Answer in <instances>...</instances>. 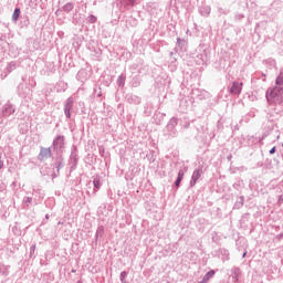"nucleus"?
Listing matches in <instances>:
<instances>
[{
    "mask_svg": "<svg viewBox=\"0 0 283 283\" xmlns=\"http://www.w3.org/2000/svg\"><path fill=\"white\" fill-rule=\"evenodd\" d=\"M72 273H76V271H75V270H72Z\"/></svg>",
    "mask_w": 283,
    "mask_h": 283,
    "instance_id": "nucleus-10",
    "label": "nucleus"
},
{
    "mask_svg": "<svg viewBox=\"0 0 283 283\" xmlns=\"http://www.w3.org/2000/svg\"><path fill=\"white\" fill-rule=\"evenodd\" d=\"M67 117L70 118V114H67Z\"/></svg>",
    "mask_w": 283,
    "mask_h": 283,
    "instance_id": "nucleus-11",
    "label": "nucleus"
},
{
    "mask_svg": "<svg viewBox=\"0 0 283 283\" xmlns=\"http://www.w3.org/2000/svg\"><path fill=\"white\" fill-rule=\"evenodd\" d=\"M276 85H283V78L282 77L276 78Z\"/></svg>",
    "mask_w": 283,
    "mask_h": 283,
    "instance_id": "nucleus-6",
    "label": "nucleus"
},
{
    "mask_svg": "<svg viewBox=\"0 0 283 283\" xmlns=\"http://www.w3.org/2000/svg\"><path fill=\"white\" fill-rule=\"evenodd\" d=\"M247 256V252L243 254V258H245Z\"/></svg>",
    "mask_w": 283,
    "mask_h": 283,
    "instance_id": "nucleus-9",
    "label": "nucleus"
},
{
    "mask_svg": "<svg viewBox=\"0 0 283 283\" xmlns=\"http://www.w3.org/2000/svg\"><path fill=\"white\" fill-rule=\"evenodd\" d=\"M21 15V9H15L13 14H12V21H18L19 17Z\"/></svg>",
    "mask_w": 283,
    "mask_h": 283,
    "instance_id": "nucleus-5",
    "label": "nucleus"
},
{
    "mask_svg": "<svg viewBox=\"0 0 283 283\" xmlns=\"http://www.w3.org/2000/svg\"><path fill=\"white\" fill-rule=\"evenodd\" d=\"M242 92V84L233 83L231 87V93L232 94H240Z\"/></svg>",
    "mask_w": 283,
    "mask_h": 283,
    "instance_id": "nucleus-2",
    "label": "nucleus"
},
{
    "mask_svg": "<svg viewBox=\"0 0 283 283\" xmlns=\"http://www.w3.org/2000/svg\"><path fill=\"white\" fill-rule=\"evenodd\" d=\"M213 275H216V271H210V272H208V273L203 276V282H202V283L209 282V280H211V277H212Z\"/></svg>",
    "mask_w": 283,
    "mask_h": 283,
    "instance_id": "nucleus-4",
    "label": "nucleus"
},
{
    "mask_svg": "<svg viewBox=\"0 0 283 283\" xmlns=\"http://www.w3.org/2000/svg\"><path fill=\"white\" fill-rule=\"evenodd\" d=\"M95 187H99L98 181H94Z\"/></svg>",
    "mask_w": 283,
    "mask_h": 283,
    "instance_id": "nucleus-8",
    "label": "nucleus"
},
{
    "mask_svg": "<svg viewBox=\"0 0 283 283\" xmlns=\"http://www.w3.org/2000/svg\"><path fill=\"white\" fill-rule=\"evenodd\" d=\"M185 178V172L184 171H179L178 174V178L175 181L176 187H180V182H182V179Z\"/></svg>",
    "mask_w": 283,
    "mask_h": 283,
    "instance_id": "nucleus-3",
    "label": "nucleus"
},
{
    "mask_svg": "<svg viewBox=\"0 0 283 283\" xmlns=\"http://www.w3.org/2000/svg\"><path fill=\"white\" fill-rule=\"evenodd\" d=\"M270 154H275V147L270 150Z\"/></svg>",
    "mask_w": 283,
    "mask_h": 283,
    "instance_id": "nucleus-7",
    "label": "nucleus"
},
{
    "mask_svg": "<svg viewBox=\"0 0 283 283\" xmlns=\"http://www.w3.org/2000/svg\"><path fill=\"white\" fill-rule=\"evenodd\" d=\"M266 97L268 101H275L277 103L283 98V90L280 87H274L268 93Z\"/></svg>",
    "mask_w": 283,
    "mask_h": 283,
    "instance_id": "nucleus-1",
    "label": "nucleus"
}]
</instances>
